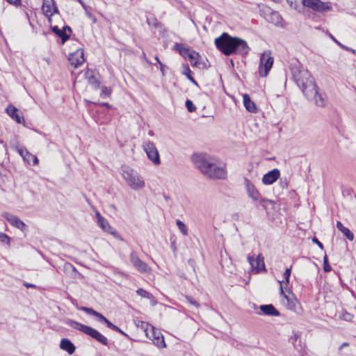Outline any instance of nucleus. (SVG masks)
Listing matches in <instances>:
<instances>
[{
    "label": "nucleus",
    "mask_w": 356,
    "mask_h": 356,
    "mask_svg": "<svg viewBox=\"0 0 356 356\" xmlns=\"http://www.w3.org/2000/svg\"><path fill=\"white\" fill-rule=\"evenodd\" d=\"M280 294L283 296L287 301L286 307L291 311H293L296 313H299L300 309V302L298 299L293 296H288L283 291L282 283L283 282H280Z\"/></svg>",
    "instance_id": "14"
},
{
    "label": "nucleus",
    "mask_w": 356,
    "mask_h": 356,
    "mask_svg": "<svg viewBox=\"0 0 356 356\" xmlns=\"http://www.w3.org/2000/svg\"><path fill=\"white\" fill-rule=\"evenodd\" d=\"M60 348L65 350L70 355H72L75 351V346L68 339H63L60 343Z\"/></svg>",
    "instance_id": "26"
},
{
    "label": "nucleus",
    "mask_w": 356,
    "mask_h": 356,
    "mask_svg": "<svg viewBox=\"0 0 356 356\" xmlns=\"http://www.w3.org/2000/svg\"><path fill=\"white\" fill-rule=\"evenodd\" d=\"M274 59L270 52H264L260 58L259 73L261 77H266L272 68Z\"/></svg>",
    "instance_id": "7"
},
{
    "label": "nucleus",
    "mask_w": 356,
    "mask_h": 356,
    "mask_svg": "<svg viewBox=\"0 0 356 356\" xmlns=\"http://www.w3.org/2000/svg\"><path fill=\"white\" fill-rule=\"evenodd\" d=\"M108 328H110L113 330H115V331L122 334L124 336H127V334L125 332H124L120 327H118V326L115 325L113 323L111 324V325L109 326Z\"/></svg>",
    "instance_id": "45"
},
{
    "label": "nucleus",
    "mask_w": 356,
    "mask_h": 356,
    "mask_svg": "<svg viewBox=\"0 0 356 356\" xmlns=\"http://www.w3.org/2000/svg\"><path fill=\"white\" fill-rule=\"evenodd\" d=\"M65 268L66 269H67V268H72L74 271H76V268H75V267H74V266H72V264H66L65 265Z\"/></svg>",
    "instance_id": "52"
},
{
    "label": "nucleus",
    "mask_w": 356,
    "mask_h": 356,
    "mask_svg": "<svg viewBox=\"0 0 356 356\" xmlns=\"http://www.w3.org/2000/svg\"><path fill=\"white\" fill-rule=\"evenodd\" d=\"M342 318L345 321H350L353 318V315L351 314L348 313V312H345L344 314H342Z\"/></svg>",
    "instance_id": "46"
},
{
    "label": "nucleus",
    "mask_w": 356,
    "mask_h": 356,
    "mask_svg": "<svg viewBox=\"0 0 356 356\" xmlns=\"http://www.w3.org/2000/svg\"><path fill=\"white\" fill-rule=\"evenodd\" d=\"M291 271V266L290 268H286L283 274V277H284L286 284H288L289 282Z\"/></svg>",
    "instance_id": "43"
},
{
    "label": "nucleus",
    "mask_w": 356,
    "mask_h": 356,
    "mask_svg": "<svg viewBox=\"0 0 356 356\" xmlns=\"http://www.w3.org/2000/svg\"><path fill=\"white\" fill-rule=\"evenodd\" d=\"M186 299L188 301V302H189L191 305L195 306L197 308L199 307V303L196 300H195L191 296H186Z\"/></svg>",
    "instance_id": "44"
},
{
    "label": "nucleus",
    "mask_w": 356,
    "mask_h": 356,
    "mask_svg": "<svg viewBox=\"0 0 356 356\" xmlns=\"http://www.w3.org/2000/svg\"><path fill=\"white\" fill-rule=\"evenodd\" d=\"M330 37L332 38V40L336 42L339 46L341 45V44L331 34H330Z\"/></svg>",
    "instance_id": "54"
},
{
    "label": "nucleus",
    "mask_w": 356,
    "mask_h": 356,
    "mask_svg": "<svg viewBox=\"0 0 356 356\" xmlns=\"http://www.w3.org/2000/svg\"><path fill=\"white\" fill-rule=\"evenodd\" d=\"M305 95L307 97V99H314L315 101L316 104L318 106H325V99L323 97V96L319 94L318 91V87L316 84L315 83V87L314 92L311 90H307L305 93Z\"/></svg>",
    "instance_id": "17"
},
{
    "label": "nucleus",
    "mask_w": 356,
    "mask_h": 356,
    "mask_svg": "<svg viewBox=\"0 0 356 356\" xmlns=\"http://www.w3.org/2000/svg\"><path fill=\"white\" fill-rule=\"evenodd\" d=\"M95 216L98 226L104 232L111 234L116 238H118L121 241L123 240L118 232L110 225L108 221L104 217H103L98 211H95Z\"/></svg>",
    "instance_id": "8"
},
{
    "label": "nucleus",
    "mask_w": 356,
    "mask_h": 356,
    "mask_svg": "<svg viewBox=\"0 0 356 356\" xmlns=\"http://www.w3.org/2000/svg\"><path fill=\"white\" fill-rule=\"evenodd\" d=\"M259 309L266 316H279L280 315V312L271 304L261 305Z\"/></svg>",
    "instance_id": "24"
},
{
    "label": "nucleus",
    "mask_w": 356,
    "mask_h": 356,
    "mask_svg": "<svg viewBox=\"0 0 356 356\" xmlns=\"http://www.w3.org/2000/svg\"><path fill=\"white\" fill-rule=\"evenodd\" d=\"M129 260L134 267L141 273H149L151 268L147 263L142 261L135 251H132L129 255Z\"/></svg>",
    "instance_id": "10"
},
{
    "label": "nucleus",
    "mask_w": 356,
    "mask_h": 356,
    "mask_svg": "<svg viewBox=\"0 0 356 356\" xmlns=\"http://www.w3.org/2000/svg\"><path fill=\"white\" fill-rule=\"evenodd\" d=\"M31 159H33V165H37L38 163V159L36 156H34L32 154V156H31Z\"/></svg>",
    "instance_id": "51"
},
{
    "label": "nucleus",
    "mask_w": 356,
    "mask_h": 356,
    "mask_svg": "<svg viewBox=\"0 0 356 356\" xmlns=\"http://www.w3.org/2000/svg\"><path fill=\"white\" fill-rule=\"evenodd\" d=\"M248 261L251 266L252 270H255L257 273L266 271L264 257L261 254H259L256 259L252 256H248Z\"/></svg>",
    "instance_id": "11"
},
{
    "label": "nucleus",
    "mask_w": 356,
    "mask_h": 356,
    "mask_svg": "<svg viewBox=\"0 0 356 356\" xmlns=\"http://www.w3.org/2000/svg\"><path fill=\"white\" fill-rule=\"evenodd\" d=\"M337 227L346 236L349 241H353L354 239L353 233L348 228L344 227L341 222H337Z\"/></svg>",
    "instance_id": "30"
},
{
    "label": "nucleus",
    "mask_w": 356,
    "mask_h": 356,
    "mask_svg": "<svg viewBox=\"0 0 356 356\" xmlns=\"http://www.w3.org/2000/svg\"><path fill=\"white\" fill-rule=\"evenodd\" d=\"M341 47H342L343 49H346V50H350V51H352L353 53H356V51L355 50H353L351 49H349L348 47L344 46L343 44H341V45H339Z\"/></svg>",
    "instance_id": "55"
},
{
    "label": "nucleus",
    "mask_w": 356,
    "mask_h": 356,
    "mask_svg": "<svg viewBox=\"0 0 356 356\" xmlns=\"http://www.w3.org/2000/svg\"><path fill=\"white\" fill-rule=\"evenodd\" d=\"M149 135H151V136H152V135H153L152 131H149Z\"/></svg>",
    "instance_id": "60"
},
{
    "label": "nucleus",
    "mask_w": 356,
    "mask_h": 356,
    "mask_svg": "<svg viewBox=\"0 0 356 356\" xmlns=\"http://www.w3.org/2000/svg\"><path fill=\"white\" fill-rule=\"evenodd\" d=\"M1 216L5 218L11 225L22 230V232L25 231L27 227L26 225L17 216L8 212H3L1 214Z\"/></svg>",
    "instance_id": "15"
},
{
    "label": "nucleus",
    "mask_w": 356,
    "mask_h": 356,
    "mask_svg": "<svg viewBox=\"0 0 356 356\" xmlns=\"http://www.w3.org/2000/svg\"><path fill=\"white\" fill-rule=\"evenodd\" d=\"M215 44L216 48L226 56L234 54H247L250 50L244 40L232 37L227 33H223L216 38Z\"/></svg>",
    "instance_id": "2"
},
{
    "label": "nucleus",
    "mask_w": 356,
    "mask_h": 356,
    "mask_svg": "<svg viewBox=\"0 0 356 356\" xmlns=\"http://www.w3.org/2000/svg\"><path fill=\"white\" fill-rule=\"evenodd\" d=\"M51 31L62 40V43H65L70 38V33L72 29L68 26H65L62 29H59L57 26L51 27Z\"/></svg>",
    "instance_id": "19"
},
{
    "label": "nucleus",
    "mask_w": 356,
    "mask_h": 356,
    "mask_svg": "<svg viewBox=\"0 0 356 356\" xmlns=\"http://www.w3.org/2000/svg\"><path fill=\"white\" fill-rule=\"evenodd\" d=\"M101 105H102L103 106H105L106 108H111V105L106 102L102 103Z\"/></svg>",
    "instance_id": "56"
},
{
    "label": "nucleus",
    "mask_w": 356,
    "mask_h": 356,
    "mask_svg": "<svg viewBox=\"0 0 356 356\" xmlns=\"http://www.w3.org/2000/svg\"><path fill=\"white\" fill-rule=\"evenodd\" d=\"M291 8L300 11L307 7L314 11L324 13L332 9L330 2H323L321 0H286Z\"/></svg>",
    "instance_id": "4"
},
{
    "label": "nucleus",
    "mask_w": 356,
    "mask_h": 356,
    "mask_svg": "<svg viewBox=\"0 0 356 356\" xmlns=\"http://www.w3.org/2000/svg\"><path fill=\"white\" fill-rule=\"evenodd\" d=\"M245 185L248 196L254 201L257 202L261 199V195L256 188L254 185L248 179H245Z\"/></svg>",
    "instance_id": "18"
},
{
    "label": "nucleus",
    "mask_w": 356,
    "mask_h": 356,
    "mask_svg": "<svg viewBox=\"0 0 356 356\" xmlns=\"http://www.w3.org/2000/svg\"><path fill=\"white\" fill-rule=\"evenodd\" d=\"M243 102L245 109L250 113H255L257 112V108L254 102H252L248 94L243 95Z\"/></svg>",
    "instance_id": "25"
},
{
    "label": "nucleus",
    "mask_w": 356,
    "mask_h": 356,
    "mask_svg": "<svg viewBox=\"0 0 356 356\" xmlns=\"http://www.w3.org/2000/svg\"><path fill=\"white\" fill-rule=\"evenodd\" d=\"M200 58V54L196 52L195 51H193L191 52L189 55V56L187 58V59L190 61L191 64L193 66L195 67H200V63L199 62V59Z\"/></svg>",
    "instance_id": "31"
},
{
    "label": "nucleus",
    "mask_w": 356,
    "mask_h": 356,
    "mask_svg": "<svg viewBox=\"0 0 356 356\" xmlns=\"http://www.w3.org/2000/svg\"><path fill=\"white\" fill-rule=\"evenodd\" d=\"M111 92H112L111 88H108L106 86H103L102 88V91H101V93H100V96L102 97H103V98H105L106 97L110 96L111 94Z\"/></svg>",
    "instance_id": "38"
},
{
    "label": "nucleus",
    "mask_w": 356,
    "mask_h": 356,
    "mask_svg": "<svg viewBox=\"0 0 356 356\" xmlns=\"http://www.w3.org/2000/svg\"><path fill=\"white\" fill-rule=\"evenodd\" d=\"M289 69L293 81L297 86L305 93L307 90H311L314 92L315 81L309 72L305 69L298 60L290 63Z\"/></svg>",
    "instance_id": "3"
},
{
    "label": "nucleus",
    "mask_w": 356,
    "mask_h": 356,
    "mask_svg": "<svg viewBox=\"0 0 356 356\" xmlns=\"http://www.w3.org/2000/svg\"><path fill=\"white\" fill-rule=\"evenodd\" d=\"M331 269L332 268L328 263L327 256L325 254L323 257V270L325 272H330Z\"/></svg>",
    "instance_id": "41"
},
{
    "label": "nucleus",
    "mask_w": 356,
    "mask_h": 356,
    "mask_svg": "<svg viewBox=\"0 0 356 356\" xmlns=\"http://www.w3.org/2000/svg\"><path fill=\"white\" fill-rule=\"evenodd\" d=\"M81 310L85 312L89 315H92L95 317H97V321L100 323H103L106 325L108 327L111 325L112 323L111 321H109L104 316H103L101 313L94 310L92 308L86 307H81L80 308Z\"/></svg>",
    "instance_id": "21"
},
{
    "label": "nucleus",
    "mask_w": 356,
    "mask_h": 356,
    "mask_svg": "<svg viewBox=\"0 0 356 356\" xmlns=\"http://www.w3.org/2000/svg\"><path fill=\"white\" fill-rule=\"evenodd\" d=\"M147 338L152 340L157 347L159 348H163L165 347V343L164 341L163 336L161 333L156 330L154 327H152L149 332L145 334Z\"/></svg>",
    "instance_id": "12"
},
{
    "label": "nucleus",
    "mask_w": 356,
    "mask_h": 356,
    "mask_svg": "<svg viewBox=\"0 0 356 356\" xmlns=\"http://www.w3.org/2000/svg\"><path fill=\"white\" fill-rule=\"evenodd\" d=\"M0 242L6 243L10 246V238L4 233H0Z\"/></svg>",
    "instance_id": "39"
},
{
    "label": "nucleus",
    "mask_w": 356,
    "mask_h": 356,
    "mask_svg": "<svg viewBox=\"0 0 356 356\" xmlns=\"http://www.w3.org/2000/svg\"><path fill=\"white\" fill-rule=\"evenodd\" d=\"M86 79L88 83L95 89H97L100 86V81L95 78L93 74V72L90 70H88L85 73Z\"/></svg>",
    "instance_id": "28"
},
{
    "label": "nucleus",
    "mask_w": 356,
    "mask_h": 356,
    "mask_svg": "<svg viewBox=\"0 0 356 356\" xmlns=\"http://www.w3.org/2000/svg\"><path fill=\"white\" fill-rule=\"evenodd\" d=\"M266 20L275 25L280 24L282 22V17L278 12L269 10V14L266 17Z\"/></svg>",
    "instance_id": "27"
},
{
    "label": "nucleus",
    "mask_w": 356,
    "mask_h": 356,
    "mask_svg": "<svg viewBox=\"0 0 356 356\" xmlns=\"http://www.w3.org/2000/svg\"><path fill=\"white\" fill-rule=\"evenodd\" d=\"M147 22L149 26H152L155 28H156L159 24L155 17L147 18Z\"/></svg>",
    "instance_id": "42"
},
{
    "label": "nucleus",
    "mask_w": 356,
    "mask_h": 356,
    "mask_svg": "<svg viewBox=\"0 0 356 356\" xmlns=\"http://www.w3.org/2000/svg\"><path fill=\"white\" fill-rule=\"evenodd\" d=\"M137 326L140 328H141L143 332L146 334H147L149 331V330L153 327L152 325H149L148 323L147 322H144V321H140V322H138V323L137 324Z\"/></svg>",
    "instance_id": "33"
},
{
    "label": "nucleus",
    "mask_w": 356,
    "mask_h": 356,
    "mask_svg": "<svg viewBox=\"0 0 356 356\" xmlns=\"http://www.w3.org/2000/svg\"><path fill=\"white\" fill-rule=\"evenodd\" d=\"M42 13L48 18V22H51V17L54 13H58V10L54 0H43L42 6Z\"/></svg>",
    "instance_id": "13"
},
{
    "label": "nucleus",
    "mask_w": 356,
    "mask_h": 356,
    "mask_svg": "<svg viewBox=\"0 0 356 356\" xmlns=\"http://www.w3.org/2000/svg\"><path fill=\"white\" fill-rule=\"evenodd\" d=\"M136 293L141 296V297H143V298H145L147 299H151L153 298V296L149 293V292H147V291L143 289H137L136 291Z\"/></svg>",
    "instance_id": "36"
},
{
    "label": "nucleus",
    "mask_w": 356,
    "mask_h": 356,
    "mask_svg": "<svg viewBox=\"0 0 356 356\" xmlns=\"http://www.w3.org/2000/svg\"><path fill=\"white\" fill-rule=\"evenodd\" d=\"M174 49L178 51L179 54L186 58L194 51L180 43H176L174 46Z\"/></svg>",
    "instance_id": "29"
},
{
    "label": "nucleus",
    "mask_w": 356,
    "mask_h": 356,
    "mask_svg": "<svg viewBox=\"0 0 356 356\" xmlns=\"http://www.w3.org/2000/svg\"><path fill=\"white\" fill-rule=\"evenodd\" d=\"M10 4L19 6L22 0H6Z\"/></svg>",
    "instance_id": "47"
},
{
    "label": "nucleus",
    "mask_w": 356,
    "mask_h": 356,
    "mask_svg": "<svg viewBox=\"0 0 356 356\" xmlns=\"http://www.w3.org/2000/svg\"><path fill=\"white\" fill-rule=\"evenodd\" d=\"M64 322L66 325H69L70 327L83 332L84 334L90 336V337L95 339L102 344L104 346L108 345V341L107 338L97 330L88 325H85L72 319L67 318L65 320Z\"/></svg>",
    "instance_id": "6"
},
{
    "label": "nucleus",
    "mask_w": 356,
    "mask_h": 356,
    "mask_svg": "<svg viewBox=\"0 0 356 356\" xmlns=\"http://www.w3.org/2000/svg\"><path fill=\"white\" fill-rule=\"evenodd\" d=\"M143 148L148 159L154 164L159 165L161 163L160 156L155 145L151 141L143 143Z\"/></svg>",
    "instance_id": "9"
},
{
    "label": "nucleus",
    "mask_w": 356,
    "mask_h": 356,
    "mask_svg": "<svg viewBox=\"0 0 356 356\" xmlns=\"http://www.w3.org/2000/svg\"><path fill=\"white\" fill-rule=\"evenodd\" d=\"M155 60H156L159 63V62H161V61H160V60H159V57H158L157 56H155Z\"/></svg>",
    "instance_id": "58"
},
{
    "label": "nucleus",
    "mask_w": 356,
    "mask_h": 356,
    "mask_svg": "<svg viewBox=\"0 0 356 356\" xmlns=\"http://www.w3.org/2000/svg\"><path fill=\"white\" fill-rule=\"evenodd\" d=\"M121 175L128 186L133 190H140L145 186L144 179L129 165L122 166Z\"/></svg>",
    "instance_id": "5"
},
{
    "label": "nucleus",
    "mask_w": 356,
    "mask_h": 356,
    "mask_svg": "<svg viewBox=\"0 0 356 356\" xmlns=\"http://www.w3.org/2000/svg\"><path fill=\"white\" fill-rule=\"evenodd\" d=\"M81 310L85 312L89 315H92L95 317H97V321L100 323H103L106 325L108 327L111 325L112 323L111 321H109L104 316H103L101 313L94 310L92 308L86 307H81L80 308Z\"/></svg>",
    "instance_id": "22"
},
{
    "label": "nucleus",
    "mask_w": 356,
    "mask_h": 356,
    "mask_svg": "<svg viewBox=\"0 0 356 356\" xmlns=\"http://www.w3.org/2000/svg\"><path fill=\"white\" fill-rule=\"evenodd\" d=\"M6 111L7 114L16 122L21 124L24 121V118L20 115L18 109L13 105H9Z\"/></svg>",
    "instance_id": "23"
},
{
    "label": "nucleus",
    "mask_w": 356,
    "mask_h": 356,
    "mask_svg": "<svg viewBox=\"0 0 356 356\" xmlns=\"http://www.w3.org/2000/svg\"><path fill=\"white\" fill-rule=\"evenodd\" d=\"M68 60L74 68L79 67L85 61L83 49H78L74 52L70 54Z\"/></svg>",
    "instance_id": "16"
},
{
    "label": "nucleus",
    "mask_w": 356,
    "mask_h": 356,
    "mask_svg": "<svg viewBox=\"0 0 356 356\" xmlns=\"http://www.w3.org/2000/svg\"><path fill=\"white\" fill-rule=\"evenodd\" d=\"M176 225L179 229V230L181 232V234L184 236H188V232L186 225L180 220H177Z\"/></svg>",
    "instance_id": "32"
},
{
    "label": "nucleus",
    "mask_w": 356,
    "mask_h": 356,
    "mask_svg": "<svg viewBox=\"0 0 356 356\" xmlns=\"http://www.w3.org/2000/svg\"><path fill=\"white\" fill-rule=\"evenodd\" d=\"M280 176V170L277 168H275L263 176L262 182L265 185H270L275 182L278 179Z\"/></svg>",
    "instance_id": "20"
},
{
    "label": "nucleus",
    "mask_w": 356,
    "mask_h": 356,
    "mask_svg": "<svg viewBox=\"0 0 356 356\" xmlns=\"http://www.w3.org/2000/svg\"><path fill=\"white\" fill-rule=\"evenodd\" d=\"M185 104H186V107L187 110L189 112L192 113V112L195 111L196 106L194 105V104L193 103L192 101H191L190 99H187L186 101Z\"/></svg>",
    "instance_id": "40"
},
{
    "label": "nucleus",
    "mask_w": 356,
    "mask_h": 356,
    "mask_svg": "<svg viewBox=\"0 0 356 356\" xmlns=\"http://www.w3.org/2000/svg\"><path fill=\"white\" fill-rule=\"evenodd\" d=\"M24 286H26V288H35L36 287V286L35 284H29L27 282H24Z\"/></svg>",
    "instance_id": "50"
},
{
    "label": "nucleus",
    "mask_w": 356,
    "mask_h": 356,
    "mask_svg": "<svg viewBox=\"0 0 356 356\" xmlns=\"http://www.w3.org/2000/svg\"><path fill=\"white\" fill-rule=\"evenodd\" d=\"M300 338V334L298 332H296L293 334V337H291V340L296 341Z\"/></svg>",
    "instance_id": "49"
},
{
    "label": "nucleus",
    "mask_w": 356,
    "mask_h": 356,
    "mask_svg": "<svg viewBox=\"0 0 356 356\" xmlns=\"http://www.w3.org/2000/svg\"><path fill=\"white\" fill-rule=\"evenodd\" d=\"M312 241L315 243L321 249H323V245L320 242L316 237L312 239Z\"/></svg>",
    "instance_id": "48"
},
{
    "label": "nucleus",
    "mask_w": 356,
    "mask_h": 356,
    "mask_svg": "<svg viewBox=\"0 0 356 356\" xmlns=\"http://www.w3.org/2000/svg\"><path fill=\"white\" fill-rule=\"evenodd\" d=\"M191 161L200 172L210 179H225L227 171L225 164L218 159L204 153H195Z\"/></svg>",
    "instance_id": "1"
},
{
    "label": "nucleus",
    "mask_w": 356,
    "mask_h": 356,
    "mask_svg": "<svg viewBox=\"0 0 356 356\" xmlns=\"http://www.w3.org/2000/svg\"><path fill=\"white\" fill-rule=\"evenodd\" d=\"M18 152L24 161L29 162V159H31V156H32V154L31 153H29L26 149H19Z\"/></svg>",
    "instance_id": "37"
},
{
    "label": "nucleus",
    "mask_w": 356,
    "mask_h": 356,
    "mask_svg": "<svg viewBox=\"0 0 356 356\" xmlns=\"http://www.w3.org/2000/svg\"><path fill=\"white\" fill-rule=\"evenodd\" d=\"M348 346V343H343L341 346L343 347V346Z\"/></svg>",
    "instance_id": "59"
},
{
    "label": "nucleus",
    "mask_w": 356,
    "mask_h": 356,
    "mask_svg": "<svg viewBox=\"0 0 356 356\" xmlns=\"http://www.w3.org/2000/svg\"><path fill=\"white\" fill-rule=\"evenodd\" d=\"M259 201L261 206L266 210L268 209L270 205H272L273 204V202L272 200L264 198L262 197V196L261 197V199L259 200Z\"/></svg>",
    "instance_id": "35"
},
{
    "label": "nucleus",
    "mask_w": 356,
    "mask_h": 356,
    "mask_svg": "<svg viewBox=\"0 0 356 356\" xmlns=\"http://www.w3.org/2000/svg\"><path fill=\"white\" fill-rule=\"evenodd\" d=\"M159 65H160V70H161L163 75H164L165 65H163L161 62H159Z\"/></svg>",
    "instance_id": "53"
},
{
    "label": "nucleus",
    "mask_w": 356,
    "mask_h": 356,
    "mask_svg": "<svg viewBox=\"0 0 356 356\" xmlns=\"http://www.w3.org/2000/svg\"><path fill=\"white\" fill-rule=\"evenodd\" d=\"M191 70H190L188 65L184 66V71L183 74L187 76V78L195 85H197V81L194 79V78L191 76Z\"/></svg>",
    "instance_id": "34"
},
{
    "label": "nucleus",
    "mask_w": 356,
    "mask_h": 356,
    "mask_svg": "<svg viewBox=\"0 0 356 356\" xmlns=\"http://www.w3.org/2000/svg\"><path fill=\"white\" fill-rule=\"evenodd\" d=\"M76 1H79L83 8H85V5L81 0H76Z\"/></svg>",
    "instance_id": "57"
}]
</instances>
